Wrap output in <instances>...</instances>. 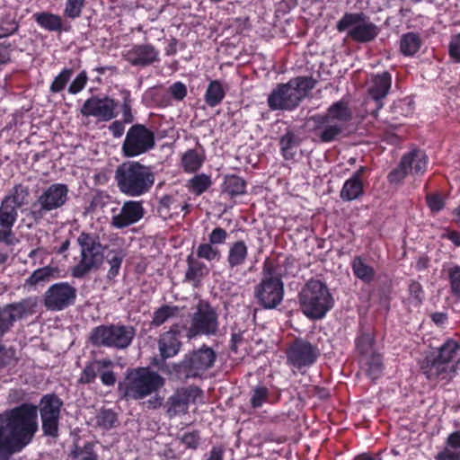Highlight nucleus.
<instances>
[{"instance_id": "nucleus-1", "label": "nucleus", "mask_w": 460, "mask_h": 460, "mask_svg": "<svg viewBox=\"0 0 460 460\" xmlns=\"http://www.w3.org/2000/svg\"><path fill=\"white\" fill-rule=\"evenodd\" d=\"M38 411L31 404L23 403L12 410L7 431L0 429V457L21 452L33 439L38 430Z\"/></svg>"}, {"instance_id": "nucleus-2", "label": "nucleus", "mask_w": 460, "mask_h": 460, "mask_svg": "<svg viewBox=\"0 0 460 460\" xmlns=\"http://www.w3.org/2000/svg\"><path fill=\"white\" fill-rule=\"evenodd\" d=\"M459 364L460 345L449 339L437 349L427 353L420 362V367L428 380L438 383L452 380Z\"/></svg>"}, {"instance_id": "nucleus-3", "label": "nucleus", "mask_w": 460, "mask_h": 460, "mask_svg": "<svg viewBox=\"0 0 460 460\" xmlns=\"http://www.w3.org/2000/svg\"><path fill=\"white\" fill-rule=\"evenodd\" d=\"M114 180L122 194L137 198L150 191L155 175L151 166L137 161H127L117 166Z\"/></svg>"}, {"instance_id": "nucleus-4", "label": "nucleus", "mask_w": 460, "mask_h": 460, "mask_svg": "<svg viewBox=\"0 0 460 460\" xmlns=\"http://www.w3.org/2000/svg\"><path fill=\"white\" fill-rule=\"evenodd\" d=\"M316 81L311 76H297L287 84H280L268 97L269 107L273 110H294L309 92Z\"/></svg>"}, {"instance_id": "nucleus-5", "label": "nucleus", "mask_w": 460, "mask_h": 460, "mask_svg": "<svg viewBox=\"0 0 460 460\" xmlns=\"http://www.w3.org/2000/svg\"><path fill=\"white\" fill-rule=\"evenodd\" d=\"M302 312L310 319L318 320L325 316L333 306V298L325 283L310 279L299 294Z\"/></svg>"}, {"instance_id": "nucleus-6", "label": "nucleus", "mask_w": 460, "mask_h": 460, "mask_svg": "<svg viewBox=\"0 0 460 460\" xmlns=\"http://www.w3.org/2000/svg\"><path fill=\"white\" fill-rule=\"evenodd\" d=\"M80 247V261L71 270L74 278L82 279L101 268L104 261V249L96 234L82 232L76 239Z\"/></svg>"}, {"instance_id": "nucleus-7", "label": "nucleus", "mask_w": 460, "mask_h": 460, "mask_svg": "<svg viewBox=\"0 0 460 460\" xmlns=\"http://www.w3.org/2000/svg\"><path fill=\"white\" fill-rule=\"evenodd\" d=\"M164 378L148 367L131 370L126 376L124 386H119L123 398L140 400L156 393L164 385Z\"/></svg>"}, {"instance_id": "nucleus-8", "label": "nucleus", "mask_w": 460, "mask_h": 460, "mask_svg": "<svg viewBox=\"0 0 460 460\" xmlns=\"http://www.w3.org/2000/svg\"><path fill=\"white\" fill-rule=\"evenodd\" d=\"M136 335L134 327L122 324L100 325L91 331L89 340L96 347L127 349Z\"/></svg>"}, {"instance_id": "nucleus-9", "label": "nucleus", "mask_w": 460, "mask_h": 460, "mask_svg": "<svg viewBox=\"0 0 460 460\" xmlns=\"http://www.w3.org/2000/svg\"><path fill=\"white\" fill-rule=\"evenodd\" d=\"M219 331L217 309L208 301L199 300L190 316L186 337L192 340L198 336H215Z\"/></svg>"}, {"instance_id": "nucleus-10", "label": "nucleus", "mask_w": 460, "mask_h": 460, "mask_svg": "<svg viewBox=\"0 0 460 460\" xmlns=\"http://www.w3.org/2000/svg\"><path fill=\"white\" fill-rule=\"evenodd\" d=\"M68 187L64 183L49 186L31 206L28 217L35 223L41 221L47 213L62 208L68 199Z\"/></svg>"}, {"instance_id": "nucleus-11", "label": "nucleus", "mask_w": 460, "mask_h": 460, "mask_svg": "<svg viewBox=\"0 0 460 460\" xmlns=\"http://www.w3.org/2000/svg\"><path fill=\"white\" fill-rule=\"evenodd\" d=\"M336 29L339 32L349 30L348 36L360 43L372 41L379 32L378 27L364 13H346Z\"/></svg>"}, {"instance_id": "nucleus-12", "label": "nucleus", "mask_w": 460, "mask_h": 460, "mask_svg": "<svg viewBox=\"0 0 460 460\" xmlns=\"http://www.w3.org/2000/svg\"><path fill=\"white\" fill-rule=\"evenodd\" d=\"M217 354L213 349L203 345L198 349L187 353L183 359L176 365L175 369L184 378H196L214 366Z\"/></svg>"}, {"instance_id": "nucleus-13", "label": "nucleus", "mask_w": 460, "mask_h": 460, "mask_svg": "<svg viewBox=\"0 0 460 460\" xmlns=\"http://www.w3.org/2000/svg\"><path fill=\"white\" fill-rule=\"evenodd\" d=\"M155 146L154 132L145 125L135 124L128 128L121 150L125 157L132 158L149 152Z\"/></svg>"}, {"instance_id": "nucleus-14", "label": "nucleus", "mask_w": 460, "mask_h": 460, "mask_svg": "<svg viewBox=\"0 0 460 460\" xmlns=\"http://www.w3.org/2000/svg\"><path fill=\"white\" fill-rule=\"evenodd\" d=\"M62 401L54 394L44 395L40 402V414L43 434L52 438L58 437Z\"/></svg>"}, {"instance_id": "nucleus-15", "label": "nucleus", "mask_w": 460, "mask_h": 460, "mask_svg": "<svg viewBox=\"0 0 460 460\" xmlns=\"http://www.w3.org/2000/svg\"><path fill=\"white\" fill-rule=\"evenodd\" d=\"M428 156L420 149H412L405 154L399 164L388 175L392 183L400 182L404 177L411 173L412 175H422L427 168Z\"/></svg>"}, {"instance_id": "nucleus-16", "label": "nucleus", "mask_w": 460, "mask_h": 460, "mask_svg": "<svg viewBox=\"0 0 460 460\" xmlns=\"http://www.w3.org/2000/svg\"><path fill=\"white\" fill-rule=\"evenodd\" d=\"M76 298V289L67 282L51 285L43 295V305L50 311H62L72 305Z\"/></svg>"}, {"instance_id": "nucleus-17", "label": "nucleus", "mask_w": 460, "mask_h": 460, "mask_svg": "<svg viewBox=\"0 0 460 460\" xmlns=\"http://www.w3.org/2000/svg\"><path fill=\"white\" fill-rule=\"evenodd\" d=\"M30 197L29 186L22 183L15 184L1 200L0 216L3 215L6 219L16 223L18 210L29 204Z\"/></svg>"}, {"instance_id": "nucleus-18", "label": "nucleus", "mask_w": 460, "mask_h": 460, "mask_svg": "<svg viewBox=\"0 0 460 460\" xmlns=\"http://www.w3.org/2000/svg\"><path fill=\"white\" fill-rule=\"evenodd\" d=\"M283 283L278 276H267L255 288V297L266 309L276 308L282 301Z\"/></svg>"}, {"instance_id": "nucleus-19", "label": "nucleus", "mask_w": 460, "mask_h": 460, "mask_svg": "<svg viewBox=\"0 0 460 460\" xmlns=\"http://www.w3.org/2000/svg\"><path fill=\"white\" fill-rule=\"evenodd\" d=\"M117 107V102L108 96H92L84 102L80 112L84 117H94L98 121H110L116 118Z\"/></svg>"}, {"instance_id": "nucleus-20", "label": "nucleus", "mask_w": 460, "mask_h": 460, "mask_svg": "<svg viewBox=\"0 0 460 460\" xmlns=\"http://www.w3.org/2000/svg\"><path fill=\"white\" fill-rule=\"evenodd\" d=\"M318 356L317 349L311 343L298 340L290 347L288 360L296 367H306L313 364Z\"/></svg>"}, {"instance_id": "nucleus-21", "label": "nucleus", "mask_w": 460, "mask_h": 460, "mask_svg": "<svg viewBox=\"0 0 460 460\" xmlns=\"http://www.w3.org/2000/svg\"><path fill=\"white\" fill-rule=\"evenodd\" d=\"M37 305L35 298L28 297L19 302L7 304L2 308V314L8 332L13 326L14 322L22 319L28 314L34 313Z\"/></svg>"}, {"instance_id": "nucleus-22", "label": "nucleus", "mask_w": 460, "mask_h": 460, "mask_svg": "<svg viewBox=\"0 0 460 460\" xmlns=\"http://www.w3.org/2000/svg\"><path fill=\"white\" fill-rule=\"evenodd\" d=\"M181 327L180 324H172L169 331L162 333L157 341L160 356L163 359L176 356L182 346L180 341Z\"/></svg>"}, {"instance_id": "nucleus-23", "label": "nucleus", "mask_w": 460, "mask_h": 460, "mask_svg": "<svg viewBox=\"0 0 460 460\" xmlns=\"http://www.w3.org/2000/svg\"><path fill=\"white\" fill-rule=\"evenodd\" d=\"M201 394L199 387H189L177 391L167 402V413L169 417L180 413H186L190 401L194 402L196 397Z\"/></svg>"}, {"instance_id": "nucleus-24", "label": "nucleus", "mask_w": 460, "mask_h": 460, "mask_svg": "<svg viewBox=\"0 0 460 460\" xmlns=\"http://www.w3.org/2000/svg\"><path fill=\"white\" fill-rule=\"evenodd\" d=\"M158 50L150 44L135 45L125 54V59L132 66H147L158 61Z\"/></svg>"}, {"instance_id": "nucleus-25", "label": "nucleus", "mask_w": 460, "mask_h": 460, "mask_svg": "<svg viewBox=\"0 0 460 460\" xmlns=\"http://www.w3.org/2000/svg\"><path fill=\"white\" fill-rule=\"evenodd\" d=\"M144 216V208L141 201H126L120 212L112 217V225L117 228H124L139 221Z\"/></svg>"}, {"instance_id": "nucleus-26", "label": "nucleus", "mask_w": 460, "mask_h": 460, "mask_svg": "<svg viewBox=\"0 0 460 460\" xmlns=\"http://www.w3.org/2000/svg\"><path fill=\"white\" fill-rule=\"evenodd\" d=\"M392 77L388 72L376 75L372 77L371 85L368 89L369 97L375 102V110L373 115L376 116V111L383 106V99H385L391 88Z\"/></svg>"}, {"instance_id": "nucleus-27", "label": "nucleus", "mask_w": 460, "mask_h": 460, "mask_svg": "<svg viewBox=\"0 0 460 460\" xmlns=\"http://www.w3.org/2000/svg\"><path fill=\"white\" fill-rule=\"evenodd\" d=\"M315 122V132L319 139L323 143H329L338 140L345 130L343 126L332 122L322 115H317L312 118Z\"/></svg>"}, {"instance_id": "nucleus-28", "label": "nucleus", "mask_w": 460, "mask_h": 460, "mask_svg": "<svg viewBox=\"0 0 460 460\" xmlns=\"http://www.w3.org/2000/svg\"><path fill=\"white\" fill-rule=\"evenodd\" d=\"M60 270L58 267L47 265L35 270L28 279H25L24 287L36 288L44 286L46 283L59 277Z\"/></svg>"}, {"instance_id": "nucleus-29", "label": "nucleus", "mask_w": 460, "mask_h": 460, "mask_svg": "<svg viewBox=\"0 0 460 460\" xmlns=\"http://www.w3.org/2000/svg\"><path fill=\"white\" fill-rule=\"evenodd\" d=\"M351 112L349 110L347 104L343 102H337L333 103L327 110V113L323 118L340 124L346 128V124L351 119Z\"/></svg>"}, {"instance_id": "nucleus-30", "label": "nucleus", "mask_w": 460, "mask_h": 460, "mask_svg": "<svg viewBox=\"0 0 460 460\" xmlns=\"http://www.w3.org/2000/svg\"><path fill=\"white\" fill-rule=\"evenodd\" d=\"M436 460H460V430L450 434L447 447L436 456Z\"/></svg>"}, {"instance_id": "nucleus-31", "label": "nucleus", "mask_w": 460, "mask_h": 460, "mask_svg": "<svg viewBox=\"0 0 460 460\" xmlns=\"http://www.w3.org/2000/svg\"><path fill=\"white\" fill-rule=\"evenodd\" d=\"M248 255V247L243 241H237L229 247L227 262L230 268L244 263Z\"/></svg>"}, {"instance_id": "nucleus-32", "label": "nucleus", "mask_w": 460, "mask_h": 460, "mask_svg": "<svg viewBox=\"0 0 460 460\" xmlns=\"http://www.w3.org/2000/svg\"><path fill=\"white\" fill-rule=\"evenodd\" d=\"M246 182L243 179L236 175H226L222 184V192L230 197H234L245 193Z\"/></svg>"}, {"instance_id": "nucleus-33", "label": "nucleus", "mask_w": 460, "mask_h": 460, "mask_svg": "<svg viewBox=\"0 0 460 460\" xmlns=\"http://www.w3.org/2000/svg\"><path fill=\"white\" fill-rule=\"evenodd\" d=\"M352 270L358 279L366 283L373 281L376 276L374 268L366 263V261L359 256L353 259Z\"/></svg>"}, {"instance_id": "nucleus-34", "label": "nucleus", "mask_w": 460, "mask_h": 460, "mask_svg": "<svg viewBox=\"0 0 460 460\" xmlns=\"http://www.w3.org/2000/svg\"><path fill=\"white\" fill-rule=\"evenodd\" d=\"M362 194L363 184L361 180L350 177L343 184L340 196L343 200L351 201L358 199Z\"/></svg>"}, {"instance_id": "nucleus-35", "label": "nucleus", "mask_w": 460, "mask_h": 460, "mask_svg": "<svg viewBox=\"0 0 460 460\" xmlns=\"http://www.w3.org/2000/svg\"><path fill=\"white\" fill-rule=\"evenodd\" d=\"M181 309L177 305H164L154 312L151 324L161 326L171 318L179 316Z\"/></svg>"}, {"instance_id": "nucleus-36", "label": "nucleus", "mask_w": 460, "mask_h": 460, "mask_svg": "<svg viewBox=\"0 0 460 460\" xmlns=\"http://www.w3.org/2000/svg\"><path fill=\"white\" fill-rule=\"evenodd\" d=\"M125 257L126 253L122 249H112L108 252L106 260L110 265V270L107 272L109 279H113L118 276Z\"/></svg>"}, {"instance_id": "nucleus-37", "label": "nucleus", "mask_w": 460, "mask_h": 460, "mask_svg": "<svg viewBox=\"0 0 460 460\" xmlns=\"http://www.w3.org/2000/svg\"><path fill=\"white\" fill-rule=\"evenodd\" d=\"M421 41L419 34L408 32L403 34L401 39L400 48L405 56H412L420 47Z\"/></svg>"}, {"instance_id": "nucleus-38", "label": "nucleus", "mask_w": 460, "mask_h": 460, "mask_svg": "<svg viewBox=\"0 0 460 460\" xmlns=\"http://www.w3.org/2000/svg\"><path fill=\"white\" fill-rule=\"evenodd\" d=\"M96 425L102 429H111L117 426L118 416L111 409L102 408L95 416Z\"/></svg>"}, {"instance_id": "nucleus-39", "label": "nucleus", "mask_w": 460, "mask_h": 460, "mask_svg": "<svg viewBox=\"0 0 460 460\" xmlns=\"http://www.w3.org/2000/svg\"><path fill=\"white\" fill-rule=\"evenodd\" d=\"M299 144L300 138L293 132L288 131L282 136L279 140V145L284 157L286 159L292 158Z\"/></svg>"}, {"instance_id": "nucleus-40", "label": "nucleus", "mask_w": 460, "mask_h": 460, "mask_svg": "<svg viewBox=\"0 0 460 460\" xmlns=\"http://www.w3.org/2000/svg\"><path fill=\"white\" fill-rule=\"evenodd\" d=\"M225 91L218 81H212L206 91L205 101L210 107L218 105L225 97Z\"/></svg>"}, {"instance_id": "nucleus-41", "label": "nucleus", "mask_w": 460, "mask_h": 460, "mask_svg": "<svg viewBox=\"0 0 460 460\" xmlns=\"http://www.w3.org/2000/svg\"><path fill=\"white\" fill-rule=\"evenodd\" d=\"M94 363H102L105 366H102L98 371V376L101 378L102 383L104 385L111 386L116 383V376L112 370L114 367L113 361L108 358L96 359Z\"/></svg>"}, {"instance_id": "nucleus-42", "label": "nucleus", "mask_w": 460, "mask_h": 460, "mask_svg": "<svg viewBox=\"0 0 460 460\" xmlns=\"http://www.w3.org/2000/svg\"><path fill=\"white\" fill-rule=\"evenodd\" d=\"M93 447L94 446L91 442H86L82 447L75 445L69 456L74 460H98V456Z\"/></svg>"}, {"instance_id": "nucleus-43", "label": "nucleus", "mask_w": 460, "mask_h": 460, "mask_svg": "<svg viewBox=\"0 0 460 460\" xmlns=\"http://www.w3.org/2000/svg\"><path fill=\"white\" fill-rule=\"evenodd\" d=\"M178 207H180V204L176 202L172 196L165 195L159 200L157 212L161 217L167 219L173 214H178Z\"/></svg>"}, {"instance_id": "nucleus-44", "label": "nucleus", "mask_w": 460, "mask_h": 460, "mask_svg": "<svg viewBox=\"0 0 460 460\" xmlns=\"http://www.w3.org/2000/svg\"><path fill=\"white\" fill-rule=\"evenodd\" d=\"M15 223L10 219H6L4 216H0V243L7 245H13L18 242L13 232V227Z\"/></svg>"}, {"instance_id": "nucleus-45", "label": "nucleus", "mask_w": 460, "mask_h": 460, "mask_svg": "<svg viewBox=\"0 0 460 460\" xmlns=\"http://www.w3.org/2000/svg\"><path fill=\"white\" fill-rule=\"evenodd\" d=\"M35 20L41 27L49 31H59L62 26L60 17L51 13H36Z\"/></svg>"}, {"instance_id": "nucleus-46", "label": "nucleus", "mask_w": 460, "mask_h": 460, "mask_svg": "<svg viewBox=\"0 0 460 460\" xmlns=\"http://www.w3.org/2000/svg\"><path fill=\"white\" fill-rule=\"evenodd\" d=\"M412 103L409 99L398 100L391 107L392 119L399 120L412 112Z\"/></svg>"}, {"instance_id": "nucleus-47", "label": "nucleus", "mask_w": 460, "mask_h": 460, "mask_svg": "<svg viewBox=\"0 0 460 460\" xmlns=\"http://www.w3.org/2000/svg\"><path fill=\"white\" fill-rule=\"evenodd\" d=\"M200 155L193 149L188 150L181 158V164L186 172H196L202 164Z\"/></svg>"}, {"instance_id": "nucleus-48", "label": "nucleus", "mask_w": 460, "mask_h": 460, "mask_svg": "<svg viewBox=\"0 0 460 460\" xmlns=\"http://www.w3.org/2000/svg\"><path fill=\"white\" fill-rule=\"evenodd\" d=\"M104 366L102 363H94V360L88 362L82 371L81 376L78 380L80 384H92L98 376L100 367Z\"/></svg>"}, {"instance_id": "nucleus-49", "label": "nucleus", "mask_w": 460, "mask_h": 460, "mask_svg": "<svg viewBox=\"0 0 460 460\" xmlns=\"http://www.w3.org/2000/svg\"><path fill=\"white\" fill-rule=\"evenodd\" d=\"M367 375L372 379H377L383 370V361L380 355L374 354L371 355L367 360Z\"/></svg>"}, {"instance_id": "nucleus-50", "label": "nucleus", "mask_w": 460, "mask_h": 460, "mask_svg": "<svg viewBox=\"0 0 460 460\" xmlns=\"http://www.w3.org/2000/svg\"><path fill=\"white\" fill-rule=\"evenodd\" d=\"M211 183L210 177L204 173L195 175L190 181V186L196 195H200L206 191Z\"/></svg>"}, {"instance_id": "nucleus-51", "label": "nucleus", "mask_w": 460, "mask_h": 460, "mask_svg": "<svg viewBox=\"0 0 460 460\" xmlns=\"http://www.w3.org/2000/svg\"><path fill=\"white\" fill-rule=\"evenodd\" d=\"M188 270L185 273V279L188 281H199V278L202 276L203 264L194 261L190 256L188 257Z\"/></svg>"}, {"instance_id": "nucleus-52", "label": "nucleus", "mask_w": 460, "mask_h": 460, "mask_svg": "<svg viewBox=\"0 0 460 460\" xmlns=\"http://www.w3.org/2000/svg\"><path fill=\"white\" fill-rule=\"evenodd\" d=\"M18 22L10 14L0 19V38L7 37L17 31Z\"/></svg>"}, {"instance_id": "nucleus-53", "label": "nucleus", "mask_w": 460, "mask_h": 460, "mask_svg": "<svg viewBox=\"0 0 460 460\" xmlns=\"http://www.w3.org/2000/svg\"><path fill=\"white\" fill-rule=\"evenodd\" d=\"M73 70L70 68H66L60 72V74L55 77L54 81L50 85V91L52 93H59L61 92L67 82L69 81L72 75Z\"/></svg>"}, {"instance_id": "nucleus-54", "label": "nucleus", "mask_w": 460, "mask_h": 460, "mask_svg": "<svg viewBox=\"0 0 460 460\" xmlns=\"http://www.w3.org/2000/svg\"><path fill=\"white\" fill-rule=\"evenodd\" d=\"M269 397V389L265 386H256L252 389V394L250 399L251 404L253 408H260L267 402Z\"/></svg>"}, {"instance_id": "nucleus-55", "label": "nucleus", "mask_w": 460, "mask_h": 460, "mask_svg": "<svg viewBox=\"0 0 460 460\" xmlns=\"http://www.w3.org/2000/svg\"><path fill=\"white\" fill-rule=\"evenodd\" d=\"M197 255L199 258L206 259L208 261H213L216 259H219L220 252L217 248L213 247V245L208 243H201L197 250Z\"/></svg>"}, {"instance_id": "nucleus-56", "label": "nucleus", "mask_w": 460, "mask_h": 460, "mask_svg": "<svg viewBox=\"0 0 460 460\" xmlns=\"http://www.w3.org/2000/svg\"><path fill=\"white\" fill-rule=\"evenodd\" d=\"M85 0H67L65 8V14L75 19L81 15Z\"/></svg>"}, {"instance_id": "nucleus-57", "label": "nucleus", "mask_w": 460, "mask_h": 460, "mask_svg": "<svg viewBox=\"0 0 460 460\" xmlns=\"http://www.w3.org/2000/svg\"><path fill=\"white\" fill-rule=\"evenodd\" d=\"M447 271L452 293L460 296V266L455 265Z\"/></svg>"}, {"instance_id": "nucleus-58", "label": "nucleus", "mask_w": 460, "mask_h": 460, "mask_svg": "<svg viewBox=\"0 0 460 460\" xmlns=\"http://www.w3.org/2000/svg\"><path fill=\"white\" fill-rule=\"evenodd\" d=\"M426 199L428 206L432 212L437 213L440 211L445 206L444 199L438 193L428 194Z\"/></svg>"}, {"instance_id": "nucleus-59", "label": "nucleus", "mask_w": 460, "mask_h": 460, "mask_svg": "<svg viewBox=\"0 0 460 460\" xmlns=\"http://www.w3.org/2000/svg\"><path fill=\"white\" fill-rule=\"evenodd\" d=\"M86 83L87 75L84 71H82L69 85L68 92L72 94H75L84 89Z\"/></svg>"}, {"instance_id": "nucleus-60", "label": "nucleus", "mask_w": 460, "mask_h": 460, "mask_svg": "<svg viewBox=\"0 0 460 460\" xmlns=\"http://www.w3.org/2000/svg\"><path fill=\"white\" fill-rule=\"evenodd\" d=\"M374 339L370 333H363L357 340V347L361 353H368L373 346Z\"/></svg>"}, {"instance_id": "nucleus-61", "label": "nucleus", "mask_w": 460, "mask_h": 460, "mask_svg": "<svg viewBox=\"0 0 460 460\" xmlns=\"http://www.w3.org/2000/svg\"><path fill=\"white\" fill-rule=\"evenodd\" d=\"M180 439L187 448L190 449H196L199 444V436L196 431L185 433Z\"/></svg>"}, {"instance_id": "nucleus-62", "label": "nucleus", "mask_w": 460, "mask_h": 460, "mask_svg": "<svg viewBox=\"0 0 460 460\" xmlns=\"http://www.w3.org/2000/svg\"><path fill=\"white\" fill-rule=\"evenodd\" d=\"M450 57L457 63H460V32L451 38L448 46Z\"/></svg>"}, {"instance_id": "nucleus-63", "label": "nucleus", "mask_w": 460, "mask_h": 460, "mask_svg": "<svg viewBox=\"0 0 460 460\" xmlns=\"http://www.w3.org/2000/svg\"><path fill=\"white\" fill-rule=\"evenodd\" d=\"M227 233L224 228L217 227L208 235V241L212 245L222 244L226 242Z\"/></svg>"}, {"instance_id": "nucleus-64", "label": "nucleus", "mask_w": 460, "mask_h": 460, "mask_svg": "<svg viewBox=\"0 0 460 460\" xmlns=\"http://www.w3.org/2000/svg\"><path fill=\"white\" fill-rule=\"evenodd\" d=\"M409 292L414 299L416 305H420L423 300V290L421 285L417 281H411L409 285Z\"/></svg>"}]
</instances>
